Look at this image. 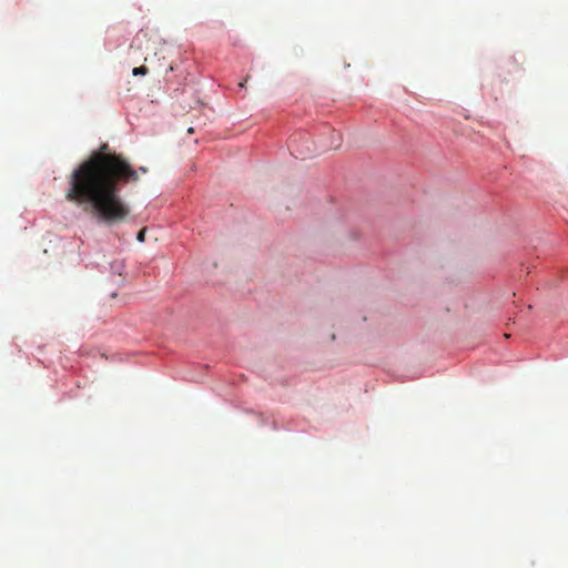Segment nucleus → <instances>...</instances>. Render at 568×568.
I'll return each instance as SVG.
<instances>
[{
    "label": "nucleus",
    "instance_id": "obj_1",
    "mask_svg": "<svg viewBox=\"0 0 568 568\" xmlns=\"http://www.w3.org/2000/svg\"><path fill=\"white\" fill-rule=\"evenodd\" d=\"M106 150L103 144L72 171L65 199L99 222L112 225L124 222L130 214L120 196V185L136 182L139 174L121 154Z\"/></svg>",
    "mask_w": 568,
    "mask_h": 568
},
{
    "label": "nucleus",
    "instance_id": "obj_2",
    "mask_svg": "<svg viewBox=\"0 0 568 568\" xmlns=\"http://www.w3.org/2000/svg\"><path fill=\"white\" fill-rule=\"evenodd\" d=\"M150 39L146 32L140 31L133 39V42L130 47L131 50H142L144 45L148 47Z\"/></svg>",
    "mask_w": 568,
    "mask_h": 568
},
{
    "label": "nucleus",
    "instance_id": "obj_3",
    "mask_svg": "<svg viewBox=\"0 0 568 568\" xmlns=\"http://www.w3.org/2000/svg\"><path fill=\"white\" fill-rule=\"evenodd\" d=\"M149 72V69L144 65L134 68L132 73L133 75H145Z\"/></svg>",
    "mask_w": 568,
    "mask_h": 568
},
{
    "label": "nucleus",
    "instance_id": "obj_4",
    "mask_svg": "<svg viewBox=\"0 0 568 568\" xmlns=\"http://www.w3.org/2000/svg\"><path fill=\"white\" fill-rule=\"evenodd\" d=\"M145 233H146V229H142L139 231L138 235H136V240L139 242H144L145 240Z\"/></svg>",
    "mask_w": 568,
    "mask_h": 568
},
{
    "label": "nucleus",
    "instance_id": "obj_5",
    "mask_svg": "<svg viewBox=\"0 0 568 568\" xmlns=\"http://www.w3.org/2000/svg\"><path fill=\"white\" fill-rule=\"evenodd\" d=\"M139 171L143 172V173H146L148 172V169L145 166H141L139 168Z\"/></svg>",
    "mask_w": 568,
    "mask_h": 568
},
{
    "label": "nucleus",
    "instance_id": "obj_6",
    "mask_svg": "<svg viewBox=\"0 0 568 568\" xmlns=\"http://www.w3.org/2000/svg\"><path fill=\"white\" fill-rule=\"evenodd\" d=\"M239 87H240V88H244V82H240V83H239Z\"/></svg>",
    "mask_w": 568,
    "mask_h": 568
},
{
    "label": "nucleus",
    "instance_id": "obj_7",
    "mask_svg": "<svg viewBox=\"0 0 568 568\" xmlns=\"http://www.w3.org/2000/svg\"><path fill=\"white\" fill-rule=\"evenodd\" d=\"M187 132H189V133H193V128H190V129L187 130Z\"/></svg>",
    "mask_w": 568,
    "mask_h": 568
}]
</instances>
